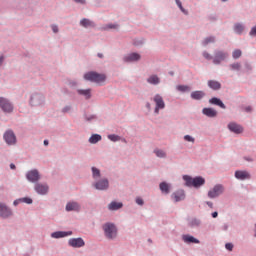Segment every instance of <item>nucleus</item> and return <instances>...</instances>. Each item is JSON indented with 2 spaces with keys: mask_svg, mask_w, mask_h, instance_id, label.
Wrapping results in <instances>:
<instances>
[{
  "mask_svg": "<svg viewBox=\"0 0 256 256\" xmlns=\"http://www.w3.org/2000/svg\"><path fill=\"white\" fill-rule=\"evenodd\" d=\"M98 57H99L100 59H103V54L98 53Z\"/></svg>",
  "mask_w": 256,
  "mask_h": 256,
  "instance_id": "58",
  "label": "nucleus"
},
{
  "mask_svg": "<svg viewBox=\"0 0 256 256\" xmlns=\"http://www.w3.org/2000/svg\"><path fill=\"white\" fill-rule=\"evenodd\" d=\"M190 227H199V225H201V221H199V219H192L189 222Z\"/></svg>",
  "mask_w": 256,
  "mask_h": 256,
  "instance_id": "37",
  "label": "nucleus"
},
{
  "mask_svg": "<svg viewBox=\"0 0 256 256\" xmlns=\"http://www.w3.org/2000/svg\"><path fill=\"white\" fill-rule=\"evenodd\" d=\"M141 59V55L138 53H131L128 56L124 57V61L126 63H131L133 61H139Z\"/></svg>",
  "mask_w": 256,
  "mask_h": 256,
  "instance_id": "19",
  "label": "nucleus"
},
{
  "mask_svg": "<svg viewBox=\"0 0 256 256\" xmlns=\"http://www.w3.org/2000/svg\"><path fill=\"white\" fill-rule=\"evenodd\" d=\"M52 31L53 33H59V27H57V25H52Z\"/></svg>",
  "mask_w": 256,
  "mask_h": 256,
  "instance_id": "48",
  "label": "nucleus"
},
{
  "mask_svg": "<svg viewBox=\"0 0 256 256\" xmlns=\"http://www.w3.org/2000/svg\"><path fill=\"white\" fill-rule=\"evenodd\" d=\"M214 41H215V37L210 36V37L205 38L202 41V45H204V47H205V46L209 45V43H213Z\"/></svg>",
  "mask_w": 256,
  "mask_h": 256,
  "instance_id": "34",
  "label": "nucleus"
},
{
  "mask_svg": "<svg viewBox=\"0 0 256 256\" xmlns=\"http://www.w3.org/2000/svg\"><path fill=\"white\" fill-rule=\"evenodd\" d=\"M208 87H210V89H213L214 91H219V89H221V83H219V81L209 80Z\"/></svg>",
  "mask_w": 256,
  "mask_h": 256,
  "instance_id": "20",
  "label": "nucleus"
},
{
  "mask_svg": "<svg viewBox=\"0 0 256 256\" xmlns=\"http://www.w3.org/2000/svg\"><path fill=\"white\" fill-rule=\"evenodd\" d=\"M170 189H171V186H169V184H167V182L160 183V191L165 193V195H169Z\"/></svg>",
  "mask_w": 256,
  "mask_h": 256,
  "instance_id": "27",
  "label": "nucleus"
},
{
  "mask_svg": "<svg viewBox=\"0 0 256 256\" xmlns=\"http://www.w3.org/2000/svg\"><path fill=\"white\" fill-rule=\"evenodd\" d=\"M101 141V135L99 134H94L89 138V143L92 145H95V143H99Z\"/></svg>",
  "mask_w": 256,
  "mask_h": 256,
  "instance_id": "29",
  "label": "nucleus"
},
{
  "mask_svg": "<svg viewBox=\"0 0 256 256\" xmlns=\"http://www.w3.org/2000/svg\"><path fill=\"white\" fill-rule=\"evenodd\" d=\"M223 191H224L223 185L218 184L208 192V197L210 199H215V197H219V195H222Z\"/></svg>",
  "mask_w": 256,
  "mask_h": 256,
  "instance_id": "7",
  "label": "nucleus"
},
{
  "mask_svg": "<svg viewBox=\"0 0 256 256\" xmlns=\"http://www.w3.org/2000/svg\"><path fill=\"white\" fill-rule=\"evenodd\" d=\"M69 235H73V232L72 231H68V232H65V231H57V232H54L51 234V237L53 239H61L63 237H69Z\"/></svg>",
  "mask_w": 256,
  "mask_h": 256,
  "instance_id": "16",
  "label": "nucleus"
},
{
  "mask_svg": "<svg viewBox=\"0 0 256 256\" xmlns=\"http://www.w3.org/2000/svg\"><path fill=\"white\" fill-rule=\"evenodd\" d=\"M108 139H110V141H113L114 143L117 141H121V137L115 134L108 135Z\"/></svg>",
  "mask_w": 256,
  "mask_h": 256,
  "instance_id": "36",
  "label": "nucleus"
},
{
  "mask_svg": "<svg viewBox=\"0 0 256 256\" xmlns=\"http://www.w3.org/2000/svg\"><path fill=\"white\" fill-rule=\"evenodd\" d=\"M225 248L228 250V251H233V245L231 243H227L225 245Z\"/></svg>",
  "mask_w": 256,
  "mask_h": 256,
  "instance_id": "47",
  "label": "nucleus"
},
{
  "mask_svg": "<svg viewBox=\"0 0 256 256\" xmlns=\"http://www.w3.org/2000/svg\"><path fill=\"white\" fill-rule=\"evenodd\" d=\"M153 101L156 105L154 112L156 113V115H159V110L165 107V101L163 100V97L159 94H156L154 96Z\"/></svg>",
  "mask_w": 256,
  "mask_h": 256,
  "instance_id": "5",
  "label": "nucleus"
},
{
  "mask_svg": "<svg viewBox=\"0 0 256 256\" xmlns=\"http://www.w3.org/2000/svg\"><path fill=\"white\" fill-rule=\"evenodd\" d=\"M45 101V98L41 94H34L31 96L30 104L35 107L37 105H42Z\"/></svg>",
  "mask_w": 256,
  "mask_h": 256,
  "instance_id": "10",
  "label": "nucleus"
},
{
  "mask_svg": "<svg viewBox=\"0 0 256 256\" xmlns=\"http://www.w3.org/2000/svg\"><path fill=\"white\" fill-rule=\"evenodd\" d=\"M245 111H246V113H251V111H252L251 106L246 107V108H245Z\"/></svg>",
  "mask_w": 256,
  "mask_h": 256,
  "instance_id": "51",
  "label": "nucleus"
},
{
  "mask_svg": "<svg viewBox=\"0 0 256 256\" xmlns=\"http://www.w3.org/2000/svg\"><path fill=\"white\" fill-rule=\"evenodd\" d=\"M94 187L99 191H105V189H109V180L103 179L94 184Z\"/></svg>",
  "mask_w": 256,
  "mask_h": 256,
  "instance_id": "13",
  "label": "nucleus"
},
{
  "mask_svg": "<svg viewBox=\"0 0 256 256\" xmlns=\"http://www.w3.org/2000/svg\"><path fill=\"white\" fill-rule=\"evenodd\" d=\"M183 179L185 180L187 187H195L196 189H199V187H202V185H205V178L201 176L192 178L189 175H185L183 176Z\"/></svg>",
  "mask_w": 256,
  "mask_h": 256,
  "instance_id": "2",
  "label": "nucleus"
},
{
  "mask_svg": "<svg viewBox=\"0 0 256 256\" xmlns=\"http://www.w3.org/2000/svg\"><path fill=\"white\" fill-rule=\"evenodd\" d=\"M222 1H227V0H222Z\"/></svg>",
  "mask_w": 256,
  "mask_h": 256,
  "instance_id": "62",
  "label": "nucleus"
},
{
  "mask_svg": "<svg viewBox=\"0 0 256 256\" xmlns=\"http://www.w3.org/2000/svg\"><path fill=\"white\" fill-rule=\"evenodd\" d=\"M249 35H251V37H256V26L252 27Z\"/></svg>",
  "mask_w": 256,
  "mask_h": 256,
  "instance_id": "46",
  "label": "nucleus"
},
{
  "mask_svg": "<svg viewBox=\"0 0 256 256\" xmlns=\"http://www.w3.org/2000/svg\"><path fill=\"white\" fill-rule=\"evenodd\" d=\"M69 111H71V106H66V107L63 108L64 113H67Z\"/></svg>",
  "mask_w": 256,
  "mask_h": 256,
  "instance_id": "49",
  "label": "nucleus"
},
{
  "mask_svg": "<svg viewBox=\"0 0 256 256\" xmlns=\"http://www.w3.org/2000/svg\"><path fill=\"white\" fill-rule=\"evenodd\" d=\"M137 205H143V200L141 198H136Z\"/></svg>",
  "mask_w": 256,
  "mask_h": 256,
  "instance_id": "50",
  "label": "nucleus"
},
{
  "mask_svg": "<svg viewBox=\"0 0 256 256\" xmlns=\"http://www.w3.org/2000/svg\"><path fill=\"white\" fill-rule=\"evenodd\" d=\"M202 113L206 115V117H217V112L213 108H204Z\"/></svg>",
  "mask_w": 256,
  "mask_h": 256,
  "instance_id": "21",
  "label": "nucleus"
},
{
  "mask_svg": "<svg viewBox=\"0 0 256 256\" xmlns=\"http://www.w3.org/2000/svg\"><path fill=\"white\" fill-rule=\"evenodd\" d=\"M4 141L7 145H15V143H17V137L13 131L8 130L4 133Z\"/></svg>",
  "mask_w": 256,
  "mask_h": 256,
  "instance_id": "8",
  "label": "nucleus"
},
{
  "mask_svg": "<svg viewBox=\"0 0 256 256\" xmlns=\"http://www.w3.org/2000/svg\"><path fill=\"white\" fill-rule=\"evenodd\" d=\"M68 245L74 248L85 247V241H83L82 238H71L68 241Z\"/></svg>",
  "mask_w": 256,
  "mask_h": 256,
  "instance_id": "11",
  "label": "nucleus"
},
{
  "mask_svg": "<svg viewBox=\"0 0 256 256\" xmlns=\"http://www.w3.org/2000/svg\"><path fill=\"white\" fill-rule=\"evenodd\" d=\"M0 217H11V210L3 203H0Z\"/></svg>",
  "mask_w": 256,
  "mask_h": 256,
  "instance_id": "18",
  "label": "nucleus"
},
{
  "mask_svg": "<svg viewBox=\"0 0 256 256\" xmlns=\"http://www.w3.org/2000/svg\"><path fill=\"white\" fill-rule=\"evenodd\" d=\"M28 181H31L32 183H35L41 179V176H39V171L37 170H31L26 175Z\"/></svg>",
  "mask_w": 256,
  "mask_h": 256,
  "instance_id": "12",
  "label": "nucleus"
},
{
  "mask_svg": "<svg viewBox=\"0 0 256 256\" xmlns=\"http://www.w3.org/2000/svg\"><path fill=\"white\" fill-rule=\"evenodd\" d=\"M34 189L38 195H47L49 192V186L43 183H36Z\"/></svg>",
  "mask_w": 256,
  "mask_h": 256,
  "instance_id": "9",
  "label": "nucleus"
},
{
  "mask_svg": "<svg viewBox=\"0 0 256 256\" xmlns=\"http://www.w3.org/2000/svg\"><path fill=\"white\" fill-rule=\"evenodd\" d=\"M121 207H123V203H121V202H111L108 205V209L110 211H117V209H121Z\"/></svg>",
  "mask_w": 256,
  "mask_h": 256,
  "instance_id": "26",
  "label": "nucleus"
},
{
  "mask_svg": "<svg viewBox=\"0 0 256 256\" xmlns=\"http://www.w3.org/2000/svg\"><path fill=\"white\" fill-rule=\"evenodd\" d=\"M218 215H219V213H217V212H213V213H212V217H213L214 219L217 218Z\"/></svg>",
  "mask_w": 256,
  "mask_h": 256,
  "instance_id": "54",
  "label": "nucleus"
},
{
  "mask_svg": "<svg viewBox=\"0 0 256 256\" xmlns=\"http://www.w3.org/2000/svg\"><path fill=\"white\" fill-rule=\"evenodd\" d=\"M209 103H211L212 105H217L218 107H221V109H226L225 104L219 98L214 97V98L209 100Z\"/></svg>",
  "mask_w": 256,
  "mask_h": 256,
  "instance_id": "24",
  "label": "nucleus"
},
{
  "mask_svg": "<svg viewBox=\"0 0 256 256\" xmlns=\"http://www.w3.org/2000/svg\"><path fill=\"white\" fill-rule=\"evenodd\" d=\"M92 173H93L94 179H97V177H101V171H99V169L95 167H92Z\"/></svg>",
  "mask_w": 256,
  "mask_h": 256,
  "instance_id": "38",
  "label": "nucleus"
},
{
  "mask_svg": "<svg viewBox=\"0 0 256 256\" xmlns=\"http://www.w3.org/2000/svg\"><path fill=\"white\" fill-rule=\"evenodd\" d=\"M75 3H81L82 5L85 4V0H74Z\"/></svg>",
  "mask_w": 256,
  "mask_h": 256,
  "instance_id": "52",
  "label": "nucleus"
},
{
  "mask_svg": "<svg viewBox=\"0 0 256 256\" xmlns=\"http://www.w3.org/2000/svg\"><path fill=\"white\" fill-rule=\"evenodd\" d=\"M203 57L206 58L208 61H211V59L213 60V56H211V54H209L208 52H204Z\"/></svg>",
  "mask_w": 256,
  "mask_h": 256,
  "instance_id": "45",
  "label": "nucleus"
},
{
  "mask_svg": "<svg viewBox=\"0 0 256 256\" xmlns=\"http://www.w3.org/2000/svg\"><path fill=\"white\" fill-rule=\"evenodd\" d=\"M0 65H3V56L0 57Z\"/></svg>",
  "mask_w": 256,
  "mask_h": 256,
  "instance_id": "56",
  "label": "nucleus"
},
{
  "mask_svg": "<svg viewBox=\"0 0 256 256\" xmlns=\"http://www.w3.org/2000/svg\"><path fill=\"white\" fill-rule=\"evenodd\" d=\"M175 2L178 5L179 9L182 11V13H185V15H187V12L183 9V5L181 4V1L175 0Z\"/></svg>",
  "mask_w": 256,
  "mask_h": 256,
  "instance_id": "43",
  "label": "nucleus"
},
{
  "mask_svg": "<svg viewBox=\"0 0 256 256\" xmlns=\"http://www.w3.org/2000/svg\"><path fill=\"white\" fill-rule=\"evenodd\" d=\"M10 169H15V164H10Z\"/></svg>",
  "mask_w": 256,
  "mask_h": 256,
  "instance_id": "59",
  "label": "nucleus"
},
{
  "mask_svg": "<svg viewBox=\"0 0 256 256\" xmlns=\"http://www.w3.org/2000/svg\"><path fill=\"white\" fill-rule=\"evenodd\" d=\"M154 153L156 157H160L161 159L167 157V153H165L163 150H155Z\"/></svg>",
  "mask_w": 256,
  "mask_h": 256,
  "instance_id": "35",
  "label": "nucleus"
},
{
  "mask_svg": "<svg viewBox=\"0 0 256 256\" xmlns=\"http://www.w3.org/2000/svg\"><path fill=\"white\" fill-rule=\"evenodd\" d=\"M235 177L236 179H240V181H245V179H251V175L247 171H236Z\"/></svg>",
  "mask_w": 256,
  "mask_h": 256,
  "instance_id": "17",
  "label": "nucleus"
},
{
  "mask_svg": "<svg viewBox=\"0 0 256 256\" xmlns=\"http://www.w3.org/2000/svg\"><path fill=\"white\" fill-rule=\"evenodd\" d=\"M80 24L82 25V27H93L95 25V24H93V22H91V20L86 19V18L82 19L80 21Z\"/></svg>",
  "mask_w": 256,
  "mask_h": 256,
  "instance_id": "32",
  "label": "nucleus"
},
{
  "mask_svg": "<svg viewBox=\"0 0 256 256\" xmlns=\"http://www.w3.org/2000/svg\"><path fill=\"white\" fill-rule=\"evenodd\" d=\"M172 199L175 201V203H179V201H184L185 199V191L184 190H178L172 194Z\"/></svg>",
  "mask_w": 256,
  "mask_h": 256,
  "instance_id": "14",
  "label": "nucleus"
},
{
  "mask_svg": "<svg viewBox=\"0 0 256 256\" xmlns=\"http://www.w3.org/2000/svg\"><path fill=\"white\" fill-rule=\"evenodd\" d=\"M147 82L150 83V85H159L161 80L159 79L158 75H151L148 79Z\"/></svg>",
  "mask_w": 256,
  "mask_h": 256,
  "instance_id": "25",
  "label": "nucleus"
},
{
  "mask_svg": "<svg viewBox=\"0 0 256 256\" xmlns=\"http://www.w3.org/2000/svg\"><path fill=\"white\" fill-rule=\"evenodd\" d=\"M21 203H27V205H31V203H33V200L31 198H22L20 199Z\"/></svg>",
  "mask_w": 256,
  "mask_h": 256,
  "instance_id": "42",
  "label": "nucleus"
},
{
  "mask_svg": "<svg viewBox=\"0 0 256 256\" xmlns=\"http://www.w3.org/2000/svg\"><path fill=\"white\" fill-rule=\"evenodd\" d=\"M183 241L185 243H199V240L197 238L190 236V235H184Z\"/></svg>",
  "mask_w": 256,
  "mask_h": 256,
  "instance_id": "28",
  "label": "nucleus"
},
{
  "mask_svg": "<svg viewBox=\"0 0 256 256\" xmlns=\"http://www.w3.org/2000/svg\"><path fill=\"white\" fill-rule=\"evenodd\" d=\"M227 57H229V53L223 50H215L212 61L214 65H221V63H223V61H225Z\"/></svg>",
  "mask_w": 256,
  "mask_h": 256,
  "instance_id": "3",
  "label": "nucleus"
},
{
  "mask_svg": "<svg viewBox=\"0 0 256 256\" xmlns=\"http://www.w3.org/2000/svg\"><path fill=\"white\" fill-rule=\"evenodd\" d=\"M19 203H21V199L14 201V205H19Z\"/></svg>",
  "mask_w": 256,
  "mask_h": 256,
  "instance_id": "55",
  "label": "nucleus"
},
{
  "mask_svg": "<svg viewBox=\"0 0 256 256\" xmlns=\"http://www.w3.org/2000/svg\"><path fill=\"white\" fill-rule=\"evenodd\" d=\"M148 107H151V105H150V104H148Z\"/></svg>",
  "mask_w": 256,
  "mask_h": 256,
  "instance_id": "61",
  "label": "nucleus"
},
{
  "mask_svg": "<svg viewBox=\"0 0 256 256\" xmlns=\"http://www.w3.org/2000/svg\"><path fill=\"white\" fill-rule=\"evenodd\" d=\"M241 55H242V52L239 49L234 50L232 53L233 59H239V57H241Z\"/></svg>",
  "mask_w": 256,
  "mask_h": 256,
  "instance_id": "39",
  "label": "nucleus"
},
{
  "mask_svg": "<svg viewBox=\"0 0 256 256\" xmlns=\"http://www.w3.org/2000/svg\"><path fill=\"white\" fill-rule=\"evenodd\" d=\"M206 204L208 205V207H210L211 209H213V202H206Z\"/></svg>",
  "mask_w": 256,
  "mask_h": 256,
  "instance_id": "53",
  "label": "nucleus"
},
{
  "mask_svg": "<svg viewBox=\"0 0 256 256\" xmlns=\"http://www.w3.org/2000/svg\"><path fill=\"white\" fill-rule=\"evenodd\" d=\"M79 209H81V207L77 202H69L66 205V211H79Z\"/></svg>",
  "mask_w": 256,
  "mask_h": 256,
  "instance_id": "22",
  "label": "nucleus"
},
{
  "mask_svg": "<svg viewBox=\"0 0 256 256\" xmlns=\"http://www.w3.org/2000/svg\"><path fill=\"white\" fill-rule=\"evenodd\" d=\"M230 69H232V71H240L241 70V64L240 63L231 64Z\"/></svg>",
  "mask_w": 256,
  "mask_h": 256,
  "instance_id": "40",
  "label": "nucleus"
},
{
  "mask_svg": "<svg viewBox=\"0 0 256 256\" xmlns=\"http://www.w3.org/2000/svg\"><path fill=\"white\" fill-rule=\"evenodd\" d=\"M44 145H49V140H44Z\"/></svg>",
  "mask_w": 256,
  "mask_h": 256,
  "instance_id": "57",
  "label": "nucleus"
},
{
  "mask_svg": "<svg viewBox=\"0 0 256 256\" xmlns=\"http://www.w3.org/2000/svg\"><path fill=\"white\" fill-rule=\"evenodd\" d=\"M118 27H119V25H117V24H109L104 29H105V31H107L109 29H117Z\"/></svg>",
  "mask_w": 256,
  "mask_h": 256,
  "instance_id": "44",
  "label": "nucleus"
},
{
  "mask_svg": "<svg viewBox=\"0 0 256 256\" xmlns=\"http://www.w3.org/2000/svg\"><path fill=\"white\" fill-rule=\"evenodd\" d=\"M184 140H186L188 143H195V138L190 135H185Z\"/></svg>",
  "mask_w": 256,
  "mask_h": 256,
  "instance_id": "41",
  "label": "nucleus"
},
{
  "mask_svg": "<svg viewBox=\"0 0 256 256\" xmlns=\"http://www.w3.org/2000/svg\"><path fill=\"white\" fill-rule=\"evenodd\" d=\"M228 129L232 131V133H236L237 135H239L240 133H243V127H241V125L234 122H231L230 124H228Z\"/></svg>",
  "mask_w": 256,
  "mask_h": 256,
  "instance_id": "15",
  "label": "nucleus"
},
{
  "mask_svg": "<svg viewBox=\"0 0 256 256\" xmlns=\"http://www.w3.org/2000/svg\"><path fill=\"white\" fill-rule=\"evenodd\" d=\"M84 79L86 81H91V83H97L98 85H101V83H105L107 76L97 72H88L84 74Z\"/></svg>",
  "mask_w": 256,
  "mask_h": 256,
  "instance_id": "1",
  "label": "nucleus"
},
{
  "mask_svg": "<svg viewBox=\"0 0 256 256\" xmlns=\"http://www.w3.org/2000/svg\"><path fill=\"white\" fill-rule=\"evenodd\" d=\"M79 95H83L86 99H91V89L78 90Z\"/></svg>",
  "mask_w": 256,
  "mask_h": 256,
  "instance_id": "31",
  "label": "nucleus"
},
{
  "mask_svg": "<svg viewBox=\"0 0 256 256\" xmlns=\"http://www.w3.org/2000/svg\"><path fill=\"white\" fill-rule=\"evenodd\" d=\"M205 97V92L203 91H194L191 93V98L199 101Z\"/></svg>",
  "mask_w": 256,
  "mask_h": 256,
  "instance_id": "23",
  "label": "nucleus"
},
{
  "mask_svg": "<svg viewBox=\"0 0 256 256\" xmlns=\"http://www.w3.org/2000/svg\"><path fill=\"white\" fill-rule=\"evenodd\" d=\"M0 109H2L4 113H13V104L6 98L0 97Z\"/></svg>",
  "mask_w": 256,
  "mask_h": 256,
  "instance_id": "6",
  "label": "nucleus"
},
{
  "mask_svg": "<svg viewBox=\"0 0 256 256\" xmlns=\"http://www.w3.org/2000/svg\"><path fill=\"white\" fill-rule=\"evenodd\" d=\"M177 91H180L181 93H189L191 91V87L187 85H178L176 87Z\"/></svg>",
  "mask_w": 256,
  "mask_h": 256,
  "instance_id": "30",
  "label": "nucleus"
},
{
  "mask_svg": "<svg viewBox=\"0 0 256 256\" xmlns=\"http://www.w3.org/2000/svg\"><path fill=\"white\" fill-rule=\"evenodd\" d=\"M244 29H245V27L240 23H237L234 25V31H235V33H238L239 35H241V33H243Z\"/></svg>",
  "mask_w": 256,
  "mask_h": 256,
  "instance_id": "33",
  "label": "nucleus"
},
{
  "mask_svg": "<svg viewBox=\"0 0 256 256\" xmlns=\"http://www.w3.org/2000/svg\"><path fill=\"white\" fill-rule=\"evenodd\" d=\"M91 119H95V116H92L91 118H87V121H91Z\"/></svg>",
  "mask_w": 256,
  "mask_h": 256,
  "instance_id": "60",
  "label": "nucleus"
},
{
  "mask_svg": "<svg viewBox=\"0 0 256 256\" xmlns=\"http://www.w3.org/2000/svg\"><path fill=\"white\" fill-rule=\"evenodd\" d=\"M105 236L107 239H115L117 237V227L111 223H106L103 226Z\"/></svg>",
  "mask_w": 256,
  "mask_h": 256,
  "instance_id": "4",
  "label": "nucleus"
}]
</instances>
